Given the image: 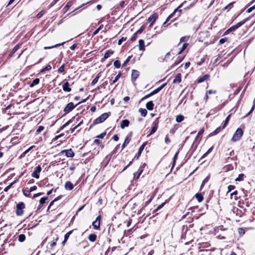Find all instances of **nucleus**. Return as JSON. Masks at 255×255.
Returning <instances> with one entry per match:
<instances>
[{"instance_id":"f257e3e1","label":"nucleus","mask_w":255,"mask_h":255,"mask_svg":"<svg viewBox=\"0 0 255 255\" xmlns=\"http://www.w3.org/2000/svg\"><path fill=\"white\" fill-rule=\"evenodd\" d=\"M252 16H250L249 17H247V18L241 21L240 22H238L237 24L232 26L230 27L229 29H228L224 33L223 35H226L228 34L229 33L234 31L236 30L237 29H238L239 27L244 24L247 21L249 20Z\"/></svg>"},{"instance_id":"f03ea898","label":"nucleus","mask_w":255,"mask_h":255,"mask_svg":"<svg viewBox=\"0 0 255 255\" xmlns=\"http://www.w3.org/2000/svg\"><path fill=\"white\" fill-rule=\"evenodd\" d=\"M111 112H108L102 114L93 121V123L90 125L89 128H91L97 124L104 122L111 115Z\"/></svg>"},{"instance_id":"7ed1b4c3","label":"nucleus","mask_w":255,"mask_h":255,"mask_svg":"<svg viewBox=\"0 0 255 255\" xmlns=\"http://www.w3.org/2000/svg\"><path fill=\"white\" fill-rule=\"evenodd\" d=\"M204 128H201L198 132L197 136H196L195 139H194V141L193 142V143L192 144V145L191 146L189 151V152L188 153V154H189V156H188V159L190 158V157L192 156L193 153L194 152V151L196 149V146L195 147H193V145H194V144L195 143V142L198 140V139L199 138V137H200V136L203 134V133L204 132Z\"/></svg>"},{"instance_id":"20e7f679","label":"nucleus","mask_w":255,"mask_h":255,"mask_svg":"<svg viewBox=\"0 0 255 255\" xmlns=\"http://www.w3.org/2000/svg\"><path fill=\"white\" fill-rule=\"evenodd\" d=\"M243 130L241 128H238L234 134L231 140L233 142H236L240 140L243 135Z\"/></svg>"},{"instance_id":"39448f33","label":"nucleus","mask_w":255,"mask_h":255,"mask_svg":"<svg viewBox=\"0 0 255 255\" xmlns=\"http://www.w3.org/2000/svg\"><path fill=\"white\" fill-rule=\"evenodd\" d=\"M25 208V204L22 202H19L16 205L15 214L18 216H22L23 214V209Z\"/></svg>"},{"instance_id":"423d86ee","label":"nucleus","mask_w":255,"mask_h":255,"mask_svg":"<svg viewBox=\"0 0 255 255\" xmlns=\"http://www.w3.org/2000/svg\"><path fill=\"white\" fill-rule=\"evenodd\" d=\"M77 106L78 104L74 105L72 102L69 103L64 109V112L65 113L62 116L71 112Z\"/></svg>"},{"instance_id":"0eeeda50","label":"nucleus","mask_w":255,"mask_h":255,"mask_svg":"<svg viewBox=\"0 0 255 255\" xmlns=\"http://www.w3.org/2000/svg\"><path fill=\"white\" fill-rule=\"evenodd\" d=\"M159 118H156L154 121L152 123V127L149 133L147 135L148 136L151 135L153 134L157 129L159 124Z\"/></svg>"},{"instance_id":"6e6552de","label":"nucleus","mask_w":255,"mask_h":255,"mask_svg":"<svg viewBox=\"0 0 255 255\" xmlns=\"http://www.w3.org/2000/svg\"><path fill=\"white\" fill-rule=\"evenodd\" d=\"M101 216L100 215L98 216L96 220L92 222V225L95 230H99L100 229Z\"/></svg>"},{"instance_id":"1a4fd4ad","label":"nucleus","mask_w":255,"mask_h":255,"mask_svg":"<svg viewBox=\"0 0 255 255\" xmlns=\"http://www.w3.org/2000/svg\"><path fill=\"white\" fill-rule=\"evenodd\" d=\"M83 119H84V117H82V116H78L77 118V120L78 121H79V122L77 124H74V127H73V128H70L71 133H73L74 131V130L78 127H79L80 126H81L83 124Z\"/></svg>"},{"instance_id":"9d476101","label":"nucleus","mask_w":255,"mask_h":255,"mask_svg":"<svg viewBox=\"0 0 255 255\" xmlns=\"http://www.w3.org/2000/svg\"><path fill=\"white\" fill-rule=\"evenodd\" d=\"M41 170L42 169L40 165H38L35 168L34 171L32 173V177L36 179H38L39 178V173L41 171Z\"/></svg>"},{"instance_id":"9b49d317","label":"nucleus","mask_w":255,"mask_h":255,"mask_svg":"<svg viewBox=\"0 0 255 255\" xmlns=\"http://www.w3.org/2000/svg\"><path fill=\"white\" fill-rule=\"evenodd\" d=\"M139 75V72L136 70H132L131 75V81L135 84V82Z\"/></svg>"},{"instance_id":"f8f14e48","label":"nucleus","mask_w":255,"mask_h":255,"mask_svg":"<svg viewBox=\"0 0 255 255\" xmlns=\"http://www.w3.org/2000/svg\"><path fill=\"white\" fill-rule=\"evenodd\" d=\"M132 132L131 131L129 133H128V134L127 135L126 138L124 141V142L122 145V149H123L130 142L131 136H132Z\"/></svg>"},{"instance_id":"ddd939ff","label":"nucleus","mask_w":255,"mask_h":255,"mask_svg":"<svg viewBox=\"0 0 255 255\" xmlns=\"http://www.w3.org/2000/svg\"><path fill=\"white\" fill-rule=\"evenodd\" d=\"M146 144H147V142H144L139 147L138 152L136 153L134 157V159H137L140 157V156L143 150L144 149L145 146L146 145Z\"/></svg>"},{"instance_id":"4468645a","label":"nucleus","mask_w":255,"mask_h":255,"mask_svg":"<svg viewBox=\"0 0 255 255\" xmlns=\"http://www.w3.org/2000/svg\"><path fill=\"white\" fill-rule=\"evenodd\" d=\"M233 213L235 214L237 216L242 217L245 214L242 210L238 209V208L234 207L232 210Z\"/></svg>"},{"instance_id":"2eb2a0df","label":"nucleus","mask_w":255,"mask_h":255,"mask_svg":"<svg viewBox=\"0 0 255 255\" xmlns=\"http://www.w3.org/2000/svg\"><path fill=\"white\" fill-rule=\"evenodd\" d=\"M21 44L18 43L14 47L11 51L9 53L8 58H10L13 56V54L19 48Z\"/></svg>"},{"instance_id":"dca6fc26","label":"nucleus","mask_w":255,"mask_h":255,"mask_svg":"<svg viewBox=\"0 0 255 255\" xmlns=\"http://www.w3.org/2000/svg\"><path fill=\"white\" fill-rule=\"evenodd\" d=\"M158 18V15L157 14L154 13L151 15L147 19V21L149 22H152L153 23L157 18Z\"/></svg>"},{"instance_id":"f3484780","label":"nucleus","mask_w":255,"mask_h":255,"mask_svg":"<svg viewBox=\"0 0 255 255\" xmlns=\"http://www.w3.org/2000/svg\"><path fill=\"white\" fill-rule=\"evenodd\" d=\"M210 77V75H208V74H206L204 76H202V77H199L197 80H196V82L197 83H202V82H203L204 81H205L206 80H207Z\"/></svg>"},{"instance_id":"a211bd4d","label":"nucleus","mask_w":255,"mask_h":255,"mask_svg":"<svg viewBox=\"0 0 255 255\" xmlns=\"http://www.w3.org/2000/svg\"><path fill=\"white\" fill-rule=\"evenodd\" d=\"M65 155L67 157H73L75 155V153L72 149H65Z\"/></svg>"},{"instance_id":"6ab92c4d","label":"nucleus","mask_w":255,"mask_h":255,"mask_svg":"<svg viewBox=\"0 0 255 255\" xmlns=\"http://www.w3.org/2000/svg\"><path fill=\"white\" fill-rule=\"evenodd\" d=\"M73 188H74V186L71 182H70L69 181L66 182V183L65 184V189L68 190H73Z\"/></svg>"},{"instance_id":"aec40b11","label":"nucleus","mask_w":255,"mask_h":255,"mask_svg":"<svg viewBox=\"0 0 255 255\" xmlns=\"http://www.w3.org/2000/svg\"><path fill=\"white\" fill-rule=\"evenodd\" d=\"M129 122L128 120H123L121 123V128L122 129L128 127L129 126Z\"/></svg>"},{"instance_id":"412c9836","label":"nucleus","mask_w":255,"mask_h":255,"mask_svg":"<svg viewBox=\"0 0 255 255\" xmlns=\"http://www.w3.org/2000/svg\"><path fill=\"white\" fill-rule=\"evenodd\" d=\"M69 85L70 84L68 82H65L62 86L63 90L65 92H70L71 88L69 87Z\"/></svg>"},{"instance_id":"4be33fe9","label":"nucleus","mask_w":255,"mask_h":255,"mask_svg":"<svg viewBox=\"0 0 255 255\" xmlns=\"http://www.w3.org/2000/svg\"><path fill=\"white\" fill-rule=\"evenodd\" d=\"M139 50L143 51L145 50L144 42L143 39H139L138 41Z\"/></svg>"},{"instance_id":"5701e85b","label":"nucleus","mask_w":255,"mask_h":255,"mask_svg":"<svg viewBox=\"0 0 255 255\" xmlns=\"http://www.w3.org/2000/svg\"><path fill=\"white\" fill-rule=\"evenodd\" d=\"M75 119V117H74L72 119L69 120L65 124H64L61 127V128H60L59 130L63 129L64 128H65L66 126H68L69 124H70L71 123H73Z\"/></svg>"},{"instance_id":"b1692460","label":"nucleus","mask_w":255,"mask_h":255,"mask_svg":"<svg viewBox=\"0 0 255 255\" xmlns=\"http://www.w3.org/2000/svg\"><path fill=\"white\" fill-rule=\"evenodd\" d=\"M75 119V117H74L72 119L69 120L65 124H64L61 127V128H60L59 130L63 129L64 128H65L66 126H68L69 124H70L71 123H73Z\"/></svg>"},{"instance_id":"393cba45","label":"nucleus","mask_w":255,"mask_h":255,"mask_svg":"<svg viewBox=\"0 0 255 255\" xmlns=\"http://www.w3.org/2000/svg\"><path fill=\"white\" fill-rule=\"evenodd\" d=\"M154 104L152 101H150L146 104V108L149 111H151L153 109Z\"/></svg>"},{"instance_id":"a878e982","label":"nucleus","mask_w":255,"mask_h":255,"mask_svg":"<svg viewBox=\"0 0 255 255\" xmlns=\"http://www.w3.org/2000/svg\"><path fill=\"white\" fill-rule=\"evenodd\" d=\"M223 128H222V127H219L218 128H217L214 131H213V132H211L209 136H213V135H216L217 134H218L219 132H220V131L223 129Z\"/></svg>"},{"instance_id":"bb28decb","label":"nucleus","mask_w":255,"mask_h":255,"mask_svg":"<svg viewBox=\"0 0 255 255\" xmlns=\"http://www.w3.org/2000/svg\"><path fill=\"white\" fill-rule=\"evenodd\" d=\"M181 82V74L178 73L173 81V83H180Z\"/></svg>"},{"instance_id":"cd10ccee","label":"nucleus","mask_w":255,"mask_h":255,"mask_svg":"<svg viewBox=\"0 0 255 255\" xmlns=\"http://www.w3.org/2000/svg\"><path fill=\"white\" fill-rule=\"evenodd\" d=\"M73 3V2L72 1H69L67 3L66 5L63 8V10L64 11V12H66L69 9V8L72 5Z\"/></svg>"},{"instance_id":"c85d7f7f","label":"nucleus","mask_w":255,"mask_h":255,"mask_svg":"<svg viewBox=\"0 0 255 255\" xmlns=\"http://www.w3.org/2000/svg\"><path fill=\"white\" fill-rule=\"evenodd\" d=\"M97 235L95 234H91L88 237V239L92 242H94L97 239Z\"/></svg>"},{"instance_id":"c756f323","label":"nucleus","mask_w":255,"mask_h":255,"mask_svg":"<svg viewBox=\"0 0 255 255\" xmlns=\"http://www.w3.org/2000/svg\"><path fill=\"white\" fill-rule=\"evenodd\" d=\"M195 197L199 202H201L204 199L203 196L200 193H196Z\"/></svg>"},{"instance_id":"7c9ffc66","label":"nucleus","mask_w":255,"mask_h":255,"mask_svg":"<svg viewBox=\"0 0 255 255\" xmlns=\"http://www.w3.org/2000/svg\"><path fill=\"white\" fill-rule=\"evenodd\" d=\"M40 80L39 78H36L34 79L32 82L29 85L30 87H33L34 86L38 85L39 83Z\"/></svg>"},{"instance_id":"2f4dec72","label":"nucleus","mask_w":255,"mask_h":255,"mask_svg":"<svg viewBox=\"0 0 255 255\" xmlns=\"http://www.w3.org/2000/svg\"><path fill=\"white\" fill-rule=\"evenodd\" d=\"M114 53V51H113V50H109L108 51H107L105 54H104V59H107L111 55H112Z\"/></svg>"},{"instance_id":"473e14b6","label":"nucleus","mask_w":255,"mask_h":255,"mask_svg":"<svg viewBox=\"0 0 255 255\" xmlns=\"http://www.w3.org/2000/svg\"><path fill=\"white\" fill-rule=\"evenodd\" d=\"M231 116V114H230L229 115H228L227 116V117L225 119L224 123L222 125V128H224L227 126V125L230 120Z\"/></svg>"},{"instance_id":"72a5a7b5","label":"nucleus","mask_w":255,"mask_h":255,"mask_svg":"<svg viewBox=\"0 0 255 255\" xmlns=\"http://www.w3.org/2000/svg\"><path fill=\"white\" fill-rule=\"evenodd\" d=\"M168 201H169V200H166L165 201V202H164V203H162L161 204L159 205L156 209L153 210V213H155L158 210L161 209L166 203L168 202Z\"/></svg>"},{"instance_id":"f704fd0d","label":"nucleus","mask_w":255,"mask_h":255,"mask_svg":"<svg viewBox=\"0 0 255 255\" xmlns=\"http://www.w3.org/2000/svg\"><path fill=\"white\" fill-rule=\"evenodd\" d=\"M139 112L140 113L141 115L143 117H145L147 113L146 110L142 108H139Z\"/></svg>"},{"instance_id":"c9c22d12","label":"nucleus","mask_w":255,"mask_h":255,"mask_svg":"<svg viewBox=\"0 0 255 255\" xmlns=\"http://www.w3.org/2000/svg\"><path fill=\"white\" fill-rule=\"evenodd\" d=\"M183 5V3H181L180 5H179V6L174 9L173 12H174V15L176 13V12H179V13L177 15V17L179 16L180 15V13L181 12L182 10L180 9L179 8L182 7Z\"/></svg>"},{"instance_id":"e433bc0d","label":"nucleus","mask_w":255,"mask_h":255,"mask_svg":"<svg viewBox=\"0 0 255 255\" xmlns=\"http://www.w3.org/2000/svg\"><path fill=\"white\" fill-rule=\"evenodd\" d=\"M184 117L183 116H182V115H179L176 116V121L177 123H180L182 121H183L184 120Z\"/></svg>"},{"instance_id":"4c0bfd02","label":"nucleus","mask_w":255,"mask_h":255,"mask_svg":"<svg viewBox=\"0 0 255 255\" xmlns=\"http://www.w3.org/2000/svg\"><path fill=\"white\" fill-rule=\"evenodd\" d=\"M188 45H189V44H188V43H184L183 44V45H182V47H181V48L180 50V51H179V52L178 53V54H181V53L183 51H184V50L186 49V48L187 47V46H188Z\"/></svg>"},{"instance_id":"58836bf2","label":"nucleus","mask_w":255,"mask_h":255,"mask_svg":"<svg viewBox=\"0 0 255 255\" xmlns=\"http://www.w3.org/2000/svg\"><path fill=\"white\" fill-rule=\"evenodd\" d=\"M100 77V73H98L97 76H96V77L93 80L92 83H91V85H95L96 83H97V82L99 80V79Z\"/></svg>"},{"instance_id":"ea45409f","label":"nucleus","mask_w":255,"mask_h":255,"mask_svg":"<svg viewBox=\"0 0 255 255\" xmlns=\"http://www.w3.org/2000/svg\"><path fill=\"white\" fill-rule=\"evenodd\" d=\"M238 232L240 237H242L245 234V230L243 228H239L238 229Z\"/></svg>"},{"instance_id":"a19ab883","label":"nucleus","mask_w":255,"mask_h":255,"mask_svg":"<svg viewBox=\"0 0 255 255\" xmlns=\"http://www.w3.org/2000/svg\"><path fill=\"white\" fill-rule=\"evenodd\" d=\"M245 176L244 174L241 173L238 175V177L236 178L235 181H241L244 180V177Z\"/></svg>"},{"instance_id":"79ce46f5","label":"nucleus","mask_w":255,"mask_h":255,"mask_svg":"<svg viewBox=\"0 0 255 255\" xmlns=\"http://www.w3.org/2000/svg\"><path fill=\"white\" fill-rule=\"evenodd\" d=\"M183 58L184 57L180 58L179 57H178V59L176 60L175 62L174 63V64L172 65V67L176 66L178 65L179 63H180L182 61Z\"/></svg>"},{"instance_id":"37998d69","label":"nucleus","mask_w":255,"mask_h":255,"mask_svg":"<svg viewBox=\"0 0 255 255\" xmlns=\"http://www.w3.org/2000/svg\"><path fill=\"white\" fill-rule=\"evenodd\" d=\"M56 237L55 239H54V240L53 241H52L50 243V247L51 248H53V247H54L55 246H56V242L57 241V240H58V237L57 235H56Z\"/></svg>"},{"instance_id":"c03bdc74","label":"nucleus","mask_w":255,"mask_h":255,"mask_svg":"<svg viewBox=\"0 0 255 255\" xmlns=\"http://www.w3.org/2000/svg\"><path fill=\"white\" fill-rule=\"evenodd\" d=\"M174 16V12L171 13L166 18L165 21L163 24V26H166L165 25L167 21H168Z\"/></svg>"},{"instance_id":"a18cd8bd","label":"nucleus","mask_w":255,"mask_h":255,"mask_svg":"<svg viewBox=\"0 0 255 255\" xmlns=\"http://www.w3.org/2000/svg\"><path fill=\"white\" fill-rule=\"evenodd\" d=\"M18 240L20 242H23L25 240V236L24 234H20L18 237Z\"/></svg>"},{"instance_id":"49530a36","label":"nucleus","mask_w":255,"mask_h":255,"mask_svg":"<svg viewBox=\"0 0 255 255\" xmlns=\"http://www.w3.org/2000/svg\"><path fill=\"white\" fill-rule=\"evenodd\" d=\"M121 76H122V73L119 72V74L116 76L114 80L112 81V83H111V84L112 85V84L116 83L119 79V78L121 77Z\"/></svg>"},{"instance_id":"de8ad7c7","label":"nucleus","mask_w":255,"mask_h":255,"mask_svg":"<svg viewBox=\"0 0 255 255\" xmlns=\"http://www.w3.org/2000/svg\"><path fill=\"white\" fill-rule=\"evenodd\" d=\"M210 178V176H208L207 177H206L202 181V184L201 185V186H200V189L203 187V186H204L205 184L209 180Z\"/></svg>"},{"instance_id":"09e8293b","label":"nucleus","mask_w":255,"mask_h":255,"mask_svg":"<svg viewBox=\"0 0 255 255\" xmlns=\"http://www.w3.org/2000/svg\"><path fill=\"white\" fill-rule=\"evenodd\" d=\"M65 43V42H62L61 43L57 44H56L55 45H53V46H52L45 47L44 49H51V48H54V47H57L59 46L60 45H63Z\"/></svg>"},{"instance_id":"8fccbe9b","label":"nucleus","mask_w":255,"mask_h":255,"mask_svg":"<svg viewBox=\"0 0 255 255\" xmlns=\"http://www.w3.org/2000/svg\"><path fill=\"white\" fill-rule=\"evenodd\" d=\"M22 192H23V195L26 196V197H29L30 195V190H27L26 189H23L22 190Z\"/></svg>"},{"instance_id":"3c124183","label":"nucleus","mask_w":255,"mask_h":255,"mask_svg":"<svg viewBox=\"0 0 255 255\" xmlns=\"http://www.w3.org/2000/svg\"><path fill=\"white\" fill-rule=\"evenodd\" d=\"M114 65L115 66V67L117 68H120L121 66L120 61L119 60H117L114 61Z\"/></svg>"},{"instance_id":"603ef678","label":"nucleus","mask_w":255,"mask_h":255,"mask_svg":"<svg viewBox=\"0 0 255 255\" xmlns=\"http://www.w3.org/2000/svg\"><path fill=\"white\" fill-rule=\"evenodd\" d=\"M45 13V11L44 10H41L40 12H39L37 15H36V17L37 18H40Z\"/></svg>"},{"instance_id":"864d4df0","label":"nucleus","mask_w":255,"mask_h":255,"mask_svg":"<svg viewBox=\"0 0 255 255\" xmlns=\"http://www.w3.org/2000/svg\"><path fill=\"white\" fill-rule=\"evenodd\" d=\"M48 197L47 196H45V197H42L40 199V201H39V202H40V204L41 205H43L44 204L45 202H46V200H47L48 199Z\"/></svg>"},{"instance_id":"5fc2aeb1","label":"nucleus","mask_w":255,"mask_h":255,"mask_svg":"<svg viewBox=\"0 0 255 255\" xmlns=\"http://www.w3.org/2000/svg\"><path fill=\"white\" fill-rule=\"evenodd\" d=\"M188 39H189V37L188 36H183V37H182L181 38H180V42L178 44V45L180 44V43L181 42H187L188 40Z\"/></svg>"},{"instance_id":"6e6d98bb","label":"nucleus","mask_w":255,"mask_h":255,"mask_svg":"<svg viewBox=\"0 0 255 255\" xmlns=\"http://www.w3.org/2000/svg\"><path fill=\"white\" fill-rule=\"evenodd\" d=\"M145 26L144 24L142 25L140 28L136 31V34H140L142 32V31H143V30L145 29Z\"/></svg>"},{"instance_id":"4d7b16f0","label":"nucleus","mask_w":255,"mask_h":255,"mask_svg":"<svg viewBox=\"0 0 255 255\" xmlns=\"http://www.w3.org/2000/svg\"><path fill=\"white\" fill-rule=\"evenodd\" d=\"M235 3V1L232 2L228 4L225 7L224 9H231L233 6L234 4Z\"/></svg>"},{"instance_id":"13d9d810","label":"nucleus","mask_w":255,"mask_h":255,"mask_svg":"<svg viewBox=\"0 0 255 255\" xmlns=\"http://www.w3.org/2000/svg\"><path fill=\"white\" fill-rule=\"evenodd\" d=\"M72 232L73 231H70L69 232H68V233H67L65 236H64V240H65V241H67V240L68 239L70 235L72 233Z\"/></svg>"},{"instance_id":"bf43d9fd","label":"nucleus","mask_w":255,"mask_h":255,"mask_svg":"<svg viewBox=\"0 0 255 255\" xmlns=\"http://www.w3.org/2000/svg\"><path fill=\"white\" fill-rule=\"evenodd\" d=\"M103 25H101L97 29H96L93 33V36L96 35L99 31L103 28Z\"/></svg>"},{"instance_id":"052dcab7","label":"nucleus","mask_w":255,"mask_h":255,"mask_svg":"<svg viewBox=\"0 0 255 255\" xmlns=\"http://www.w3.org/2000/svg\"><path fill=\"white\" fill-rule=\"evenodd\" d=\"M51 69V66L50 65H47V66H46L44 68H43L41 70V72H43L45 71L50 70Z\"/></svg>"},{"instance_id":"680f3d73","label":"nucleus","mask_w":255,"mask_h":255,"mask_svg":"<svg viewBox=\"0 0 255 255\" xmlns=\"http://www.w3.org/2000/svg\"><path fill=\"white\" fill-rule=\"evenodd\" d=\"M131 58V56H128L127 59L126 60V61L124 62V63H123V67H125L127 65L128 63L129 62V61H130V59Z\"/></svg>"},{"instance_id":"e2e57ef3","label":"nucleus","mask_w":255,"mask_h":255,"mask_svg":"<svg viewBox=\"0 0 255 255\" xmlns=\"http://www.w3.org/2000/svg\"><path fill=\"white\" fill-rule=\"evenodd\" d=\"M44 127L42 126H39L36 131V133L38 134L40 133L41 131H42L44 129Z\"/></svg>"},{"instance_id":"0e129e2a","label":"nucleus","mask_w":255,"mask_h":255,"mask_svg":"<svg viewBox=\"0 0 255 255\" xmlns=\"http://www.w3.org/2000/svg\"><path fill=\"white\" fill-rule=\"evenodd\" d=\"M64 67H65L64 64L61 66L58 69V73H62L64 71Z\"/></svg>"},{"instance_id":"69168bd1","label":"nucleus","mask_w":255,"mask_h":255,"mask_svg":"<svg viewBox=\"0 0 255 255\" xmlns=\"http://www.w3.org/2000/svg\"><path fill=\"white\" fill-rule=\"evenodd\" d=\"M235 188V186L234 185H230L228 186V193L230 192L231 191L234 190Z\"/></svg>"},{"instance_id":"338daca9","label":"nucleus","mask_w":255,"mask_h":255,"mask_svg":"<svg viewBox=\"0 0 255 255\" xmlns=\"http://www.w3.org/2000/svg\"><path fill=\"white\" fill-rule=\"evenodd\" d=\"M127 39V37H123L121 39H120L118 41V45H121L122 44L123 41H126Z\"/></svg>"},{"instance_id":"774afa93","label":"nucleus","mask_w":255,"mask_h":255,"mask_svg":"<svg viewBox=\"0 0 255 255\" xmlns=\"http://www.w3.org/2000/svg\"><path fill=\"white\" fill-rule=\"evenodd\" d=\"M228 40V38H226V37H225V38H221L220 40H219V44L221 45L223 43H224L226 41H227Z\"/></svg>"}]
</instances>
